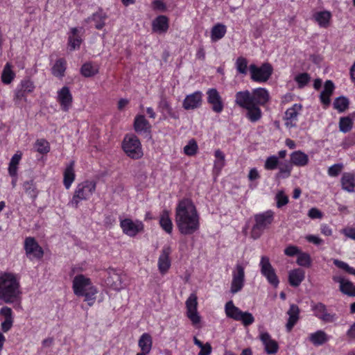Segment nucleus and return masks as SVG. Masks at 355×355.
Here are the masks:
<instances>
[{
  "label": "nucleus",
  "instance_id": "nucleus-1",
  "mask_svg": "<svg viewBox=\"0 0 355 355\" xmlns=\"http://www.w3.org/2000/svg\"><path fill=\"white\" fill-rule=\"evenodd\" d=\"M175 222L180 234L191 235L200 228V217L193 202L184 198L175 208Z\"/></svg>",
  "mask_w": 355,
  "mask_h": 355
},
{
  "label": "nucleus",
  "instance_id": "nucleus-2",
  "mask_svg": "<svg viewBox=\"0 0 355 355\" xmlns=\"http://www.w3.org/2000/svg\"><path fill=\"white\" fill-rule=\"evenodd\" d=\"M0 299L7 304H13V308H21L19 283L13 274L5 273L0 276Z\"/></svg>",
  "mask_w": 355,
  "mask_h": 355
},
{
  "label": "nucleus",
  "instance_id": "nucleus-3",
  "mask_svg": "<svg viewBox=\"0 0 355 355\" xmlns=\"http://www.w3.org/2000/svg\"><path fill=\"white\" fill-rule=\"evenodd\" d=\"M254 224L251 230V237L256 240L262 235L263 231L269 228L274 220V212L268 210L254 216Z\"/></svg>",
  "mask_w": 355,
  "mask_h": 355
},
{
  "label": "nucleus",
  "instance_id": "nucleus-4",
  "mask_svg": "<svg viewBox=\"0 0 355 355\" xmlns=\"http://www.w3.org/2000/svg\"><path fill=\"white\" fill-rule=\"evenodd\" d=\"M96 183L92 181H85L80 183L74 192L71 200L69 205L74 208H78L81 200H87L95 191Z\"/></svg>",
  "mask_w": 355,
  "mask_h": 355
},
{
  "label": "nucleus",
  "instance_id": "nucleus-5",
  "mask_svg": "<svg viewBox=\"0 0 355 355\" xmlns=\"http://www.w3.org/2000/svg\"><path fill=\"white\" fill-rule=\"evenodd\" d=\"M123 149L132 159H137L143 156L139 139L135 135L126 136L123 141Z\"/></svg>",
  "mask_w": 355,
  "mask_h": 355
},
{
  "label": "nucleus",
  "instance_id": "nucleus-6",
  "mask_svg": "<svg viewBox=\"0 0 355 355\" xmlns=\"http://www.w3.org/2000/svg\"><path fill=\"white\" fill-rule=\"evenodd\" d=\"M33 82L29 78L22 80L14 91L13 101L19 105L22 101L27 102V95L35 89Z\"/></svg>",
  "mask_w": 355,
  "mask_h": 355
},
{
  "label": "nucleus",
  "instance_id": "nucleus-7",
  "mask_svg": "<svg viewBox=\"0 0 355 355\" xmlns=\"http://www.w3.org/2000/svg\"><path fill=\"white\" fill-rule=\"evenodd\" d=\"M250 72L251 78L255 82H266L272 73V67L270 63H264L260 67L250 64Z\"/></svg>",
  "mask_w": 355,
  "mask_h": 355
},
{
  "label": "nucleus",
  "instance_id": "nucleus-8",
  "mask_svg": "<svg viewBox=\"0 0 355 355\" xmlns=\"http://www.w3.org/2000/svg\"><path fill=\"white\" fill-rule=\"evenodd\" d=\"M261 272L267 279L268 282L274 287L279 285V279L275 273V269L270 263L267 257H262L260 261Z\"/></svg>",
  "mask_w": 355,
  "mask_h": 355
},
{
  "label": "nucleus",
  "instance_id": "nucleus-9",
  "mask_svg": "<svg viewBox=\"0 0 355 355\" xmlns=\"http://www.w3.org/2000/svg\"><path fill=\"white\" fill-rule=\"evenodd\" d=\"M245 282L244 267L237 263L232 272V280L231 282L230 292L235 294L242 290Z\"/></svg>",
  "mask_w": 355,
  "mask_h": 355
},
{
  "label": "nucleus",
  "instance_id": "nucleus-10",
  "mask_svg": "<svg viewBox=\"0 0 355 355\" xmlns=\"http://www.w3.org/2000/svg\"><path fill=\"white\" fill-rule=\"evenodd\" d=\"M24 249L27 257L30 259H40L44 255V251L39 245L35 238L27 237L24 241Z\"/></svg>",
  "mask_w": 355,
  "mask_h": 355
},
{
  "label": "nucleus",
  "instance_id": "nucleus-11",
  "mask_svg": "<svg viewBox=\"0 0 355 355\" xmlns=\"http://www.w3.org/2000/svg\"><path fill=\"white\" fill-rule=\"evenodd\" d=\"M120 225L123 233L132 237L144 230V225L141 222H133L130 218L121 220Z\"/></svg>",
  "mask_w": 355,
  "mask_h": 355
},
{
  "label": "nucleus",
  "instance_id": "nucleus-12",
  "mask_svg": "<svg viewBox=\"0 0 355 355\" xmlns=\"http://www.w3.org/2000/svg\"><path fill=\"white\" fill-rule=\"evenodd\" d=\"M207 102L211 105V110L216 113H220L223 110L222 98L215 88L209 89L207 92Z\"/></svg>",
  "mask_w": 355,
  "mask_h": 355
},
{
  "label": "nucleus",
  "instance_id": "nucleus-13",
  "mask_svg": "<svg viewBox=\"0 0 355 355\" xmlns=\"http://www.w3.org/2000/svg\"><path fill=\"white\" fill-rule=\"evenodd\" d=\"M172 249L169 245L164 246L158 259V269L162 275L166 274L171 267V261L169 258Z\"/></svg>",
  "mask_w": 355,
  "mask_h": 355
},
{
  "label": "nucleus",
  "instance_id": "nucleus-14",
  "mask_svg": "<svg viewBox=\"0 0 355 355\" xmlns=\"http://www.w3.org/2000/svg\"><path fill=\"white\" fill-rule=\"evenodd\" d=\"M202 103V93L200 91L187 95L182 103L186 110H195L200 107Z\"/></svg>",
  "mask_w": 355,
  "mask_h": 355
},
{
  "label": "nucleus",
  "instance_id": "nucleus-15",
  "mask_svg": "<svg viewBox=\"0 0 355 355\" xmlns=\"http://www.w3.org/2000/svg\"><path fill=\"white\" fill-rule=\"evenodd\" d=\"M92 287L94 286L92 285L90 279L86 278L83 275L76 276L73 280V289L74 293L78 296H80V294L84 293Z\"/></svg>",
  "mask_w": 355,
  "mask_h": 355
},
{
  "label": "nucleus",
  "instance_id": "nucleus-16",
  "mask_svg": "<svg viewBox=\"0 0 355 355\" xmlns=\"http://www.w3.org/2000/svg\"><path fill=\"white\" fill-rule=\"evenodd\" d=\"M57 99L62 107V110L64 112H67L71 107L73 101L72 94L69 88L64 86L60 89L58 92Z\"/></svg>",
  "mask_w": 355,
  "mask_h": 355
},
{
  "label": "nucleus",
  "instance_id": "nucleus-17",
  "mask_svg": "<svg viewBox=\"0 0 355 355\" xmlns=\"http://www.w3.org/2000/svg\"><path fill=\"white\" fill-rule=\"evenodd\" d=\"M259 338L264 345L265 351L268 354H275L279 350L277 342L272 339L268 332H261Z\"/></svg>",
  "mask_w": 355,
  "mask_h": 355
},
{
  "label": "nucleus",
  "instance_id": "nucleus-18",
  "mask_svg": "<svg viewBox=\"0 0 355 355\" xmlns=\"http://www.w3.org/2000/svg\"><path fill=\"white\" fill-rule=\"evenodd\" d=\"M107 277L105 279L106 284L115 291H120L123 288V282L121 275L114 269H109Z\"/></svg>",
  "mask_w": 355,
  "mask_h": 355
},
{
  "label": "nucleus",
  "instance_id": "nucleus-19",
  "mask_svg": "<svg viewBox=\"0 0 355 355\" xmlns=\"http://www.w3.org/2000/svg\"><path fill=\"white\" fill-rule=\"evenodd\" d=\"M235 103L243 108H248L254 103L252 94L248 90L238 92L235 95Z\"/></svg>",
  "mask_w": 355,
  "mask_h": 355
},
{
  "label": "nucleus",
  "instance_id": "nucleus-20",
  "mask_svg": "<svg viewBox=\"0 0 355 355\" xmlns=\"http://www.w3.org/2000/svg\"><path fill=\"white\" fill-rule=\"evenodd\" d=\"M228 318H232L236 321H241L242 324L247 327L252 324L254 318L249 312H225Z\"/></svg>",
  "mask_w": 355,
  "mask_h": 355
},
{
  "label": "nucleus",
  "instance_id": "nucleus-21",
  "mask_svg": "<svg viewBox=\"0 0 355 355\" xmlns=\"http://www.w3.org/2000/svg\"><path fill=\"white\" fill-rule=\"evenodd\" d=\"M302 110L301 104H294L291 107L287 109L285 112L284 119L287 127H294L295 123L293 121H297L298 114Z\"/></svg>",
  "mask_w": 355,
  "mask_h": 355
},
{
  "label": "nucleus",
  "instance_id": "nucleus-22",
  "mask_svg": "<svg viewBox=\"0 0 355 355\" xmlns=\"http://www.w3.org/2000/svg\"><path fill=\"white\" fill-rule=\"evenodd\" d=\"M335 89L334 83L330 80H326L324 85V89L320 94V99L321 103L325 106L329 105L331 101L330 96L332 95Z\"/></svg>",
  "mask_w": 355,
  "mask_h": 355
},
{
  "label": "nucleus",
  "instance_id": "nucleus-23",
  "mask_svg": "<svg viewBox=\"0 0 355 355\" xmlns=\"http://www.w3.org/2000/svg\"><path fill=\"white\" fill-rule=\"evenodd\" d=\"M342 189L347 192H355V175L352 173H344L340 179Z\"/></svg>",
  "mask_w": 355,
  "mask_h": 355
},
{
  "label": "nucleus",
  "instance_id": "nucleus-24",
  "mask_svg": "<svg viewBox=\"0 0 355 355\" xmlns=\"http://www.w3.org/2000/svg\"><path fill=\"white\" fill-rule=\"evenodd\" d=\"M253 102L255 105H263L269 100L268 92L264 88H257L253 89L252 92Z\"/></svg>",
  "mask_w": 355,
  "mask_h": 355
},
{
  "label": "nucleus",
  "instance_id": "nucleus-25",
  "mask_svg": "<svg viewBox=\"0 0 355 355\" xmlns=\"http://www.w3.org/2000/svg\"><path fill=\"white\" fill-rule=\"evenodd\" d=\"M153 31L159 33H166L168 29V19L164 15L156 17L152 24Z\"/></svg>",
  "mask_w": 355,
  "mask_h": 355
},
{
  "label": "nucleus",
  "instance_id": "nucleus-26",
  "mask_svg": "<svg viewBox=\"0 0 355 355\" xmlns=\"http://www.w3.org/2000/svg\"><path fill=\"white\" fill-rule=\"evenodd\" d=\"M82 41L83 40L79 35V30L77 28H72L68 38L69 50L74 51L76 49H78Z\"/></svg>",
  "mask_w": 355,
  "mask_h": 355
},
{
  "label": "nucleus",
  "instance_id": "nucleus-27",
  "mask_svg": "<svg viewBox=\"0 0 355 355\" xmlns=\"http://www.w3.org/2000/svg\"><path fill=\"white\" fill-rule=\"evenodd\" d=\"M305 272L301 268L292 270L288 274L289 284L294 287L298 286L304 279Z\"/></svg>",
  "mask_w": 355,
  "mask_h": 355
},
{
  "label": "nucleus",
  "instance_id": "nucleus-28",
  "mask_svg": "<svg viewBox=\"0 0 355 355\" xmlns=\"http://www.w3.org/2000/svg\"><path fill=\"white\" fill-rule=\"evenodd\" d=\"M309 157L301 150H296L291 155V162L297 166H304L309 163Z\"/></svg>",
  "mask_w": 355,
  "mask_h": 355
},
{
  "label": "nucleus",
  "instance_id": "nucleus-29",
  "mask_svg": "<svg viewBox=\"0 0 355 355\" xmlns=\"http://www.w3.org/2000/svg\"><path fill=\"white\" fill-rule=\"evenodd\" d=\"M134 128L137 132L142 133L150 132L151 126L144 115H139L135 119Z\"/></svg>",
  "mask_w": 355,
  "mask_h": 355
},
{
  "label": "nucleus",
  "instance_id": "nucleus-30",
  "mask_svg": "<svg viewBox=\"0 0 355 355\" xmlns=\"http://www.w3.org/2000/svg\"><path fill=\"white\" fill-rule=\"evenodd\" d=\"M107 18L106 13L103 12L102 10H99L98 12L94 13L92 17H88L86 20L87 22L93 21L95 22V28L98 30L102 29L105 23V21Z\"/></svg>",
  "mask_w": 355,
  "mask_h": 355
},
{
  "label": "nucleus",
  "instance_id": "nucleus-31",
  "mask_svg": "<svg viewBox=\"0 0 355 355\" xmlns=\"http://www.w3.org/2000/svg\"><path fill=\"white\" fill-rule=\"evenodd\" d=\"M309 340L314 345L319 346L327 343L329 340V336L324 331L318 330L310 334Z\"/></svg>",
  "mask_w": 355,
  "mask_h": 355
},
{
  "label": "nucleus",
  "instance_id": "nucleus-32",
  "mask_svg": "<svg viewBox=\"0 0 355 355\" xmlns=\"http://www.w3.org/2000/svg\"><path fill=\"white\" fill-rule=\"evenodd\" d=\"M138 345L141 348V352L149 354L153 345L151 336L147 333L143 334L139 338Z\"/></svg>",
  "mask_w": 355,
  "mask_h": 355
},
{
  "label": "nucleus",
  "instance_id": "nucleus-33",
  "mask_svg": "<svg viewBox=\"0 0 355 355\" xmlns=\"http://www.w3.org/2000/svg\"><path fill=\"white\" fill-rule=\"evenodd\" d=\"M159 225L168 234H171L173 230V223L169 216V211L164 210L160 216Z\"/></svg>",
  "mask_w": 355,
  "mask_h": 355
},
{
  "label": "nucleus",
  "instance_id": "nucleus-34",
  "mask_svg": "<svg viewBox=\"0 0 355 355\" xmlns=\"http://www.w3.org/2000/svg\"><path fill=\"white\" fill-rule=\"evenodd\" d=\"M227 31L226 26L222 24H217L214 26L211 31V38L213 42L218 41L223 38Z\"/></svg>",
  "mask_w": 355,
  "mask_h": 355
},
{
  "label": "nucleus",
  "instance_id": "nucleus-35",
  "mask_svg": "<svg viewBox=\"0 0 355 355\" xmlns=\"http://www.w3.org/2000/svg\"><path fill=\"white\" fill-rule=\"evenodd\" d=\"M75 173L73 170V162H71L69 166L67 167L64 172L63 183L67 189H69L74 181Z\"/></svg>",
  "mask_w": 355,
  "mask_h": 355
},
{
  "label": "nucleus",
  "instance_id": "nucleus-36",
  "mask_svg": "<svg viewBox=\"0 0 355 355\" xmlns=\"http://www.w3.org/2000/svg\"><path fill=\"white\" fill-rule=\"evenodd\" d=\"M246 110V116L251 122H256L261 118L262 113L257 105L253 104Z\"/></svg>",
  "mask_w": 355,
  "mask_h": 355
},
{
  "label": "nucleus",
  "instance_id": "nucleus-37",
  "mask_svg": "<svg viewBox=\"0 0 355 355\" xmlns=\"http://www.w3.org/2000/svg\"><path fill=\"white\" fill-rule=\"evenodd\" d=\"M315 20L321 27H327L331 18V13L328 11L318 12L314 15Z\"/></svg>",
  "mask_w": 355,
  "mask_h": 355
},
{
  "label": "nucleus",
  "instance_id": "nucleus-38",
  "mask_svg": "<svg viewBox=\"0 0 355 355\" xmlns=\"http://www.w3.org/2000/svg\"><path fill=\"white\" fill-rule=\"evenodd\" d=\"M214 155L216 160L214 161V170L219 173L225 164V155L220 149H217L214 152Z\"/></svg>",
  "mask_w": 355,
  "mask_h": 355
},
{
  "label": "nucleus",
  "instance_id": "nucleus-39",
  "mask_svg": "<svg viewBox=\"0 0 355 355\" xmlns=\"http://www.w3.org/2000/svg\"><path fill=\"white\" fill-rule=\"evenodd\" d=\"M65 70L66 61L62 58L58 60L52 67V73L57 77L64 76Z\"/></svg>",
  "mask_w": 355,
  "mask_h": 355
},
{
  "label": "nucleus",
  "instance_id": "nucleus-40",
  "mask_svg": "<svg viewBox=\"0 0 355 355\" xmlns=\"http://www.w3.org/2000/svg\"><path fill=\"white\" fill-rule=\"evenodd\" d=\"M349 104L348 98L341 96L334 100L333 105L334 109L337 110L339 112H343L348 108Z\"/></svg>",
  "mask_w": 355,
  "mask_h": 355
},
{
  "label": "nucleus",
  "instance_id": "nucleus-41",
  "mask_svg": "<svg viewBox=\"0 0 355 355\" xmlns=\"http://www.w3.org/2000/svg\"><path fill=\"white\" fill-rule=\"evenodd\" d=\"M21 158V153H16L12 157L8 167V173L10 176L15 177L17 175V166Z\"/></svg>",
  "mask_w": 355,
  "mask_h": 355
},
{
  "label": "nucleus",
  "instance_id": "nucleus-42",
  "mask_svg": "<svg viewBox=\"0 0 355 355\" xmlns=\"http://www.w3.org/2000/svg\"><path fill=\"white\" fill-rule=\"evenodd\" d=\"M23 188L28 196L32 199H35L37 196L38 191L33 180L24 182Z\"/></svg>",
  "mask_w": 355,
  "mask_h": 355
},
{
  "label": "nucleus",
  "instance_id": "nucleus-43",
  "mask_svg": "<svg viewBox=\"0 0 355 355\" xmlns=\"http://www.w3.org/2000/svg\"><path fill=\"white\" fill-rule=\"evenodd\" d=\"M15 75L11 69V66L9 63H7L2 71L1 80L5 84H10L14 79Z\"/></svg>",
  "mask_w": 355,
  "mask_h": 355
},
{
  "label": "nucleus",
  "instance_id": "nucleus-44",
  "mask_svg": "<svg viewBox=\"0 0 355 355\" xmlns=\"http://www.w3.org/2000/svg\"><path fill=\"white\" fill-rule=\"evenodd\" d=\"M296 263L300 266L309 268L311 265V256L306 252L300 251L297 255Z\"/></svg>",
  "mask_w": 355,
  "mask_h": 355
},
{
  "label": "nucleus",
  "instance_id": "nucleus-45",
  "mask_svg": "<svg viewBox=\"0 0 355 355\" xmlns=\"http://www.w3.org/2000/svg\"><path fill=\"white\" fill-rule=\"evenodd\" d=\"M97 293L96 289L94 287L90 288L89 290L87 291L80 296L84 297V301L87 302L88 306H92L96 301V294Z\"/></svg>",
  "mask_w": 355,
  "mask_h": 355
},
{
  "label": "nucleus",
  "instance_id": "nucleus-46",
  "mask_svg": "<svg viewBox=\"0 0 355 355\" xmlns=\"http://www.w3.org/2000/svg\"><path fill=\"white\" fill-rule=\"evenodd\" d=\"M198 148L197 142L195 139H192L184 147V153L188 156H193L196 154Z\"/></svg>",
  "mask_w": 355,
  "mask_h": 355
},
{
  "label": "nucleus",
  "instance_id": "nucleus-47",
  "mask_svg": "<svg viewBox=\"0 0 355 355\" xmlns=\"http://www.w3.org/2000/svg\"><path fill=\"white\" fill-rule=\"evenodd\" d=\"M340 130L344 133L349 132L352 128V121L348 117H341L339 121Z\"/></svg>",
  "mask_w": 355,
  "mask_h": 355
},
{
  "label": "nucleus",
  "instance_id": "nucleus-48",
  "mask_svg": "<svg viewBox=\"0 0 355 355\" xmlns=\"http://www.w3.org/2000/svg\"><path fill=\"white\" fill-rule=\"evenodd\" d=\"M81 73L85 77H91L98 72V69L93 67L91 63L84 64L80 69Z\"/></svg>",
  "mask_w": 355,
  "mask_h": 355
},
{
  "label": "nucleus",
  "instance_id": "nucleus-49",
  "mask_svg": "<svg viewBox=\"0 0 355 355\" xmlns=\"http://www.w3.org/2000/svg\"><path fill=\"white\" fill-rule=\"evenodd\" d=\"M311 76L308 73H302L295 77V80L297 83L299 88L305 87L310 81Z\"/></svg>",
  "mask_w": 355,
  "mask_h": 355
},
{
  "label": "nucleus",
  "instance_id": "nucleus-50",
  "mask_svg": "<svg viewBox=\"0 0 355 355\" xmlns=\"http://www.w3.org/2000/svg\"><path fill=\"white\" fill-rule=\"evenodd\" d=\"M299 313L300 312H288L289 318L286 324L287 331L290 332L299 320Z\"/></svg>",
  "mask_w": 355,
  "mask_h": 355
},
{
  "label": "nucleus",
  "instance_id": "nucleus-51",
  "mask_svg": "<svg viewBox=\"0 0 355 355\" xmlns=\"http://www.w3.org/2000/svg\"><path fill=\"white\" fill-rule=\"evenodd\" d=\"M35 147L36 150L41 154L47 153L50 150L49 144L45 139H37Z\"/></svg>",
  "mask_w": 355,
  "mask_h": 355
},
{
  "label": "nucleus",
  "instance_id": "nucleus-52",
  "mask_svg": "<svg viewBox=\"0 0 355 355\" xmlns=\"http://www.w3.org/2000/svg\"><path fill=\"white\" fill-rule=\"evenodd\" d=\"M236 67L239 73L245 75L248 69V60L243 57H239L236 61Z\"/></svg>",
  "mask_w": 355,
  "mask_h": 355
},
{
  "label": "nucleus",
  "instance_id": "nucleus-53",
  "mask_svg": "<svg viewBox=\"0 0 355 355\" xmlns=\"http://www.w3.org/2000/svg\"><path fill=\"white\" fill-rule=\"evenodd\" d=\"M315 315L324 323L333 322L336 319V314L332 312H316Z\"/></svg>",
  "mask_w": 355,
  "mask_h": 355
},
{
  "label": "nucleus",
  "instance_id": "nucleus-54",
  "mask_svg": "<svg viewBox=\"0 0 355 355\" xmlns=\"http://www.w3.org/2000/svg\"><path fill=\"white\" fill-rule=\"evenodd\" d=\"M340 289L343 293L349 296H355V286L348 280L340 285Z\"/></svg>",
  "mask_w": 355,
  "mask_h": 355
},
{
  "label": "nucleus",
  "instance_id": "nucleus-55",
  "mask_svg": "<svg viewBox=\"0 0 355 355\" xmlns=\"http://www.w3.org/2000/svg\"><path fill=\"white\" fill-rule=\"evenodd\" d=\"M187 316L196 328L201 327V317L198 312H187Z\"/></svg>",
  "mask_w": 355,
  "mask_h": 355
},
{
  "label": "nucleus",
  "instance_id": "nucleus-56",
  "mask_svg": "<svg viewBox=\"0 0 355 355\" xmlns=\"http://www.w3.org/2000/svg\"><path fill=\"white\" fill-rule=\"evenodd\" d=\"M5 313V320L1 323V329L3 332L9 331L12 325V312H3Z\"/></svg>",
  "mask_w": 355,
  "mask_h": 355
},
{
  "label": "nucleus",
  "instance_id": "nucleus-57",
  "mask_svg": "<svg viewBox=\"0 0 355 355\" xmlns=\"http://www.w3.org/2000/svg\"><path fill=\"white\" fill-rule=\"evenodd\" d=\"M334 264L347 273L355 276V269L350 267L347 263L338 259H334Z\"/></svg>",
  "mask_w": 355,
  "mask_h": 355
},
{
  "label": "nucleus",
  "instance_id": "nucleus-58",
  "mask_svg": "<svg viewBox=\"0 0 355 355\" xmlns=\"http://www.w3.org/2000/svg\"><path fill=\"white\" fill-rule=\"evenodd\" d=\"M278 158L273 155L268 157L265 162V168L267 170H274L278 164Z\"/></svg>",
  "mask_w": 355,
  "mask_h": 355
},
{
  "label": "nucleus",
  "instance_id": "nucleus-59",
  "mask_svg": "<svg viewBox=\"0 0 355 355\" xmlns=\"http://www.w3.org/2000/svg\"><path fill=\"white\" fill-rule=\"evenodd\" d=\"M197 304V296L195 294H191L186 302L187 311H196Z\"/></svg>",
  "mask_w": 355,
  "mask_h": 355
},
{
  "label": "nucleus",
  "instance_id": "nucleus-60",
  "mask_svg": "<svg viewBox=\"0 0 355 355\" xmlns=\"http://www.w3.org/2000/svg\"><path fill=\"white\" fill-rule=\"evenodd\" d=\"M277 207L281 208L288 202V198L283 191H279L276 195Z\"/></svg>",
  "mask_w": 355,
  "mask_h": 355
},
{
  "label": "nucleus",
  "instance_id": "nucleus-61",
  "mask_svg": "<svg viewBox=\"0 0 355 355\" xmlns=\"http://www.w3.org/2000/svg\"><path fill=\"white\" fill-rule=\"evenodd\" d=\"M342 168H343L342 164H334L333 166H331L329 168L328 174H329V175H330L331 177H336L341 172Z\"/></svg>",
  "mask_w": 355,
  "mask_h": 355
},
{
  "label": "nucleus",
  "instance_id": "nucleus-62",
  "mask_svg": "<svg viewBox=\"0 0 355 355\" xmlns=\"http://www.w3.org/2000/svg\"><path fill=\"white\" fill-rule=\"evenodd\" d=\"M300 250L295 245H289L284 250V254L288 257H293L295 255H298Z\"/></svg>",
  "mask_w": 355,
  "mask_h": 355
},
{
  "label": "nucleus",
  "instance_id": "nucleus-63",
  "mask_svg": "<svg viewBox=\"0 0 355 355\" xmlns=\"http://www.w3.org/2000/svg\"><path fill=\"white\" fill-rule=\"evenodd\" d=\"M347 340L349 343L355 341V322L349 327L346 332Z\"/></svg>",
  "mask_w": 355,
  "mask_h": 355
},
{
  "label": "nucleus",
  "instance_id": "nucleus-64",
  "mask_svg": "<svg viewBox=\"0 0 355 355\" xmlns=\"http://www.w3.org/2000/svg\"><path fill=\"white\" fill-rule=\"evenodd\" d=\"M292 166L289 164H286L279 168V175L283 178H288L291 175Z\"/></svg>",
  "mask_w": 355,
  "mask_h": 355
}]
</instances>
